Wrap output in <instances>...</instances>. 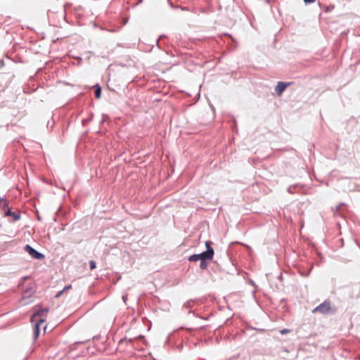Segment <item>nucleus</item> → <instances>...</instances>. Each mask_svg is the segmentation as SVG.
I'll return each mask as SVG.
<instances>
[{"mask_svg":"<svg viewBox=\"0 0 360 360\" xmlns=\"http://www.w3.org/2000/svg\"><path fill=\"white\" fill-rule=\"evenodd\" d=\"M90 269L91 270L94 269L96 267V262L93 260L89 262Z\"/></svg>","mask_w":360,"mask_h":360,"instance_id":"9b49d317","label":"nucleus"},{"mask_svg":"<svg viewBox=\"0 0 360 360\" xmlns=\"http://www.w3.org/2000/svg\"><path fill=\"white\" fill-rule=\"evenodd\" d=\"M0 203H1V205H3L4 207L7 206L6 200L4 199V198L0 197Z\"/></svg>","mask_w":360,"mask_h":360,"instance_id":"9d476101","label":"nucleus"},{"mask_svg":"<svg viewBox=\"0 0 360 360\" xmlns=\"http://www.w3.org/2000/svg\"><path fill=\"white\" fill-rule=\"evenodd\" d=\"M288 332H289V330L288 329H283V330H281V333L282 334H285V333H287Z\"/></svg>","mask_w":360,"mask_h":360,"instance_id":"ddd939ff","label":"nucleus"},{"mask_svg":"<svg viewBox=\"0 0 360 360\" xmlns=\"http://www.w3.org/2000/svg\"><path fill=\"white\" fill-rule=\"evenodd\" d=\"M207 251L203 252L201 254L193 255L189 257L188 260L190 262H197L198 260L203 261L207 259H212L214 255V250L210 245L209 242H206Z\"/></svg>","mask_w":360,"mask_h":360,"instance_id":"f03ea898","label":"nucleus"},{"mask_svg":"<svg viewBox=\"0 0 360 360\" xmlns=\"http://www.w3.org/2000/svg\"><path fill=\"white\" fill-rule=\"evenodd\" d=\"M304 1L306 4H311V3H314L315 1V0H304Z\"/></svg>","mask_w":360,"mask_h":360,"instance_id":"f8f14e48","label":"nucleus"},{"mask_svg":"<svg viewBox=\"0 0 360 360\" xmlns=\"http://www.w3.org/2000/svg\"><path fill=\"white\" fill-rule=\"evenodd\" d=\"M333 311V307H332L330 302L328 300H326L323 303L319 304L318 307L314 308L312 310V313H314V314L320 313L322 314H328L330 312H332Z\"/></svg>","mask_w":360,"mask_h":360,"instance_id":"7ed1b4c3","label":"nucleus"},{"mask_svg":"<svg viewBox=\"0 0 360 360\" xmlns=\"http://www.w3.org/2000/svg\"><path fill=\"white\" fill-rule=\"evenodd\" d=\"M71 288H72V286H71L70 285L65 286V287L63 288V290L60 291V292L57 294L56 297H59V296H60V295H61L64 291H67V290H68L71 289Z\"/></svg>","mask_w":360,"mask_h":360,"instance_id":"6e6552de","label":"nucleus"},{"mask_svg":"<svg viewBox=\"0 0 360 360\" xmlns=\"http://www.w3.org/2000/svg\"><path fill=\"white\" fill-rule=\"evenodd\" d=\"M207 266V263L206 262V260L200 261V267L202 269H205Z\"/></svg>","mask_w":360,"mask_h":360,"instance_id":"1a4fd4ad","label":"nucleus"},{"mask_svg":"<svg viewBox=\"0 0 360 360\" xmlns=\"http://www.w3.org/2000/svg\"><path fill=\"white\" fill-rule=\"evenodd\" d=\"M6 216H11L13 217L14 221L18 220L20 219V212H11L9 209L5 211Z\"/></svg>","mask_w":360,"mask_h":360,"instance_id":"423d86ee","label":"nucleus"},{"mask_svg":"<svg viewBox=\"0 0 360 360\" xmlns=\"http://www.w3.org/2000/svg\"><path fill=\"white\" fill-rule=\"evenodd\" d=\"M47 312V309H40L34 313L31 316V322L34 325V332L36 336H38L39 335L40 326L45 322L44 317L46 316Z\"/></svg>","mask_w":360,"mask_h":360,"instance_id":"f257e3e1","label":"nucleus"},{"mask_svg":"<svg viewBox=\"0 0 360 360\" xmlns=\"http://www.w3.org/2000/svg\"><path fill=\"white\" fill-rule=\"evenodd\" d=\"M101 95V88L98 84L96 86L95 96L96 98H100Z\"/></svg>","mask_w":360,"mask_h":360,"instance_id":"0eeeda50","label":"nucleus"},{"mask_svg":"<svg viewBox=\"0 0 360 360\" xmlns=\"http://www.w3.org/2000/svg\"><path fill=\"white\" fill-rule=\"evenodd\" d=\"M288 86V84L287 83L283 82H278L276 86L275 91L278 95H281Z\"/></svg>","mask_w":360,"mask_h":360,"instance_id":"39448f33","label":"nucleus"},{"mask_svg":"<svg viewBox=\"0 0 360 360\" xmlns=\"http://www.w3.org/2000/svg\"><path fill=\"white\" fill-rule=\"evenodd\" d=\"M24 248L33 259L41 260L45 257L43 254L37 252L29 245H26Z\"/></svg>","mask_w":360,"mask_h":360,"instance_id":"20e7f679","label":"nucleus"}]
</instances>
